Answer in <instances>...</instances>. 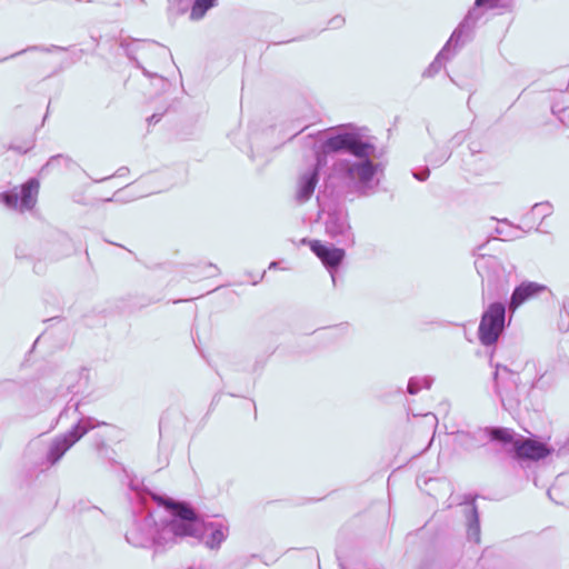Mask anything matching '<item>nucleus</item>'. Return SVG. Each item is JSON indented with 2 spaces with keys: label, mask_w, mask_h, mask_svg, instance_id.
Here are the masks:
<instances>
[{
  "label": "nucleus",
  "mask_w": 569,
  "mask_h": 569,
  "mask_svg": "<svg viewBox=\"0 0 569 569\" xmlns=\"http://www.w3.org/2000/svg\"><path fill=\"white\" fill-rule=\"evenodd\" d=\"M318 141L322 152L346 151L351 159H340L336 162V171L342 174L353 188L368 194L379 184L382 174L380 163L373 162L375 147L356 129L341 127L319 134Z\"/></svg>",
  "instance_id": "nucleus-1"
},
{
  "label": "nucleus",
  "mask_w": 569,
  "mask_h": 569,
  "mask_svg": "<svg viewBox=\"0 0 569 569\" xmlns=\"http://www.w3.org/2000/svg\"><path fill=\"white\" fill-rule=\"evenodd\" d=\"M190 512L179 516L178 503L164 502L163 509L148 510L132 522L126 533L127 541L137 548L156 551L174 545L181 533H190Z\"/></svg>",
  "instance_id": "nucleus-2"
},
{
  "label": "nucleus",
  "mask_w": 569,
  "mask_h": 569,
  "mask_svg": "<svg viewBox=\"0 0 569 569\" xmlns=\"http://www.w3.org/2000/svg\"><path fill=\"white\" fill-rule=\"evenodd\" d=\"M189 511L190 522H192V527L190 528L192 532L190 533H181L182 537H194L198 538L201 542H203L208 548L214 549L219 548L220 545L226 540L229 533V526L226 521H210L203 522L200 520L194 511L186 505L178 503V512L179 516L182 515V511Z\"/></svg>",
  "instance_id": "nucleus-3"
},
{
  "label": "nucleus",
  "mask_w": 569,
  "mask_h": 569,
  "mask_svg": "<svg viewBox=\"0 0 569 569\" xmlns=\"http://www.w3.org/2000/svg\"><path fill=\"white\" fill-rule=\"evenodd\" d=\"M492 440L503 445H512L519 458L539 460L551 453V449L542 442L532 439H525L507 428H497L488 430Z\"/></svg>",
  "instance_id": "nucleus-4"
},
{
  "label": "nucleus",
  "mask_w": 569,
  "mask_h": 569,
  "mask_svg": "<svg viewBox=\"0 0 569 569\" xmlns=\"http://www.w3.org/2000/svg\"><path fill=\"white\" fill-rule=\"evenodd\" d=\"M506 308L502 303H491L483 312L478 336L482 345H493L505 328Z\"/></svg>",
  "instance_id": "nucleus-5"
},
{
  "label": "nucleus",
  "mask_w": 569,
  "mask_h": 569,
  "mask_svg": "<svg viewBox=\"0 0 569 569\" xmlns=\"http://www.w3.org/2000/svg\"><path fill=\"white\" fill-rule=\"evenodd\" d=\"M39 192V182L37 180H29L21 187H16L9 191L0 193V201L8 208L24 211L31 210L37 203Z\"/></svg>",
  "instance_id": "nucleus-6"
},
{
  "label": "nucleus",
  "mask_w": 569,
  "mask_h": 569,
  "mask_svg": "<svg viewBox=\"0 0 569 569\" xmlns=\"http://www.w3.org/2000/svg\"><path fill=\"white\" fill-rule=\"evenodd\" d=\"M325 226L326 233L330 238L345 246L351 247L355 244V234L352 232L347 211L339 209L330 212L325 222Z\"/></svg>",
  "instance_id": "nucleus-7"
},
{
  "label": "nucleus",
  "mask_w": 569,
  "mask_h": 569,
  "mask_svg": "<svg viewBox=\"0 0 569 569\" xmlns=\"http://www.w3.org/2000/svg\"><path fill=\"white\" fill-rule=\"evenodd\" d=\"M92 428H94V423L90 418L81 419L72 430L63 437L57 438L52 442L48 452V459L52 463L57 462L71 446H73Z\"/></svg>",
  "instance_id": "nucleus-8"
},
{
  "label": "nucleus",
  "mask_w": 569,
  "mask_h": 569,
  "mask_svg": "<svg viewBox=\"0 0 569 569\" xmlns=\"http://www.w3.org/2000/svg\"><path fill=\"white\" fill-rule=\"evenodd\" d=\"M480 250L481 247L475 251V267L482 280L496 282L505 279L507 271L501 260L496 256L481 253Z\"/></svg>",
  "instance_id": "nucleus-9"
},
{
  "label": "nucleus",
  "mask_w": 569,
  "mask_h": 569,
  "mask_svg": "<svg viewBox=\"0 0 569 569\" xmlns=\"http://www.w3.org/2000/svg\"><path fill=\"white\" fill-rule=\"evenodd\" d=\"M311 251L320 259L322 264L331 272L332 281H335L333 270L342 262L346 252L341 248H337L331 243H325L320 240L309 241Z\"/></svg>",
  "instance_id": "nucleus-10"
},
{
  "label": "nucleus",
  "mask_w": 569,
  "mask_h": 569,
  "mask_svg": "<svg viewBox=\"0 0 569 569\" xmlns=\"http://www.w3.org/2000/svg\"><path fill=\"white\" fill-rule=\"evenodd\" d=\"M322 164L323 159L318 154L317 162L299 176L296 190V199L299 202H305L312 196L318 183V169Z\"/></svg>",
  "instance_id": "nucleus-11"
},
{
  "label": "nucleus",
  "mask_w": 569,
  "mask_h": 569,
  "mask_svg": "<svg viewBox=\"0 0 569 569\" xmlns=\"http://www.w3.org/2000/svg\"><path fill=\"white\" fill-rule=\"evenodd\" d=\"M547 287L538 282L526 281L519 284L512 292L509 303L510 310L515 311L527 300L546 291Z\"/></svg>",
  "instance_id": "nucleus-12"
},
{
  "label": "nucleus",
  "mask_w": 569,
  "mask_h": 569,
  "mask_svg": "<svg viewBox=\"0 0 569 569\" xmlns=\"http://www.w3.org/2000/svg\"><path fill=\"white\" fill-rule=\"evenodd\" d=\"M472 20V12H469V14L465 18L462 23L453 31L450 39L448 40L446 47L439 52L436 60L432 62V64L429 68V72L433 71L437 72L442 67V62L445 60L449 59V50L452 46H457L460 38L462 37L465 29H469Z\"/></svg>",
  "instance_id": "nucleus-13"
},
{
  "label": "nucleus",
  "mask_w": 569,
  "mask_h": 569,
  "mask_svg": "<svg viewBox=\"0 0 569 569\" xmlns=\"http://www.w3.org/2000/svg\"><path fill=\"white\" fill-rule=\"evenodd\" d=\"M218 0H193V4L190 10L191 20H200L204 17L207 11L217 4Z\"/></svg>",
  "instance_id": "nucleus-14"
},
{
  "label": "nucleus",
  "mask_w": 569,
  "mask_h": 569,
  "mask_svg": "<svg viewBox=\"0 0 569 569\" xmlns=\"http://www.w3.org/2000/svg\"><path fill=\"white\" fill-rule=\"evenodd\" d=\"M432 378L430 377H416L411 378L408 383V392L411 395L418 393L421 389L430 388Z\"/></svg>",
  "instance_id": "nucleus-15"
},
{
  "label": "nucleus",
  "mask_w": 569,
  "mask_h": 569,
  "mask_svg": "<svg viewBox=\"0 0 569 569\" xmlns=\"http://www.w3.org/2000/svg\"><path fill=\"white\" fill-rule=\"evenodd\" d=\"M532 212L535 214H542V216H547L550 213V206L548 203H540V204H536L533 206L532 208Z\"/></svg>",
  "instance_id": "nucleus-16"
},
{
  "label": "nucleus",
  "mask_w": 569,
  "mask_h": 569,
  "mask_svg": "<svg viewBox=\"0 0 569 569\" xmlns=\"http://www.w3.org/2000/svg\"><path fill=\"white\" fill-rule=\"evenodd\" d=\"M345 23V19L341 16H336L329 21V26L333 29L340 28Z\"/></svg>",
  "instance_id": "nucleus-17"
},
{
  "label": "nucleus",
  "mask_w": 569,
  "mask_h": 569,
  "mask_svg": "<svg viewBox=\"0 0 569 569\" xmlns=\"http://www.w3.org/2000/svg\"><path fill=\"white\" fill-rule=\"evenodd\" d=\"M448 158H449L448 152H447V151H442L438 160H431V159H430V162H431L432 164L438 166V164L443 163Z\"/></svg>",
  "instance_id": "nucleus-18"
},
{
  "label": "nucleus",
  "mask_w": 569,
  "mask_h": 569,
  "mask_svg": "<svg viewBox=\"0 0 569 569\" xmlns=\"http://www.w3.org/2000/svg\"><path fill=\"white\" fill-rule=\"evenodd\" d=\"M413 177L420 181H425L429 177V169H425L421 172H413Z\"/></svg>",
  "instance_id": "nucleus-19"
},
{
  "label": "nucleus",
  "mask_w": 569,
  "mask_h": 569,
  "mask_svg": "<svg viewBox=\"0 0 569 569\" xmlns=\"http://www.w3.org/2000/svg\"><path fill=\"white\" fill-rule=\"evenodd\" d=\"M497 0H492V2H496ZM488 2H491V0H476V6L480 7Z\"/></svg>",
  "instance_id": "nucleus-20"
},
{
  "label": "nucleus",
  "mask_w": 569,
  "mask_h": 569,
  "mask_svg": "<svg viewBox=\"0 0 569 569\" xmlns=\"http://www.w3.org/2000/svg\"><path fill=\"white\" fill-rule=\"evenodd\" d=\"M276 264H277V262H271L269 268H270V269H271V268H276Z\"/></svg>",
  "instance_id": "nucleus-21"
}]
</instances>
